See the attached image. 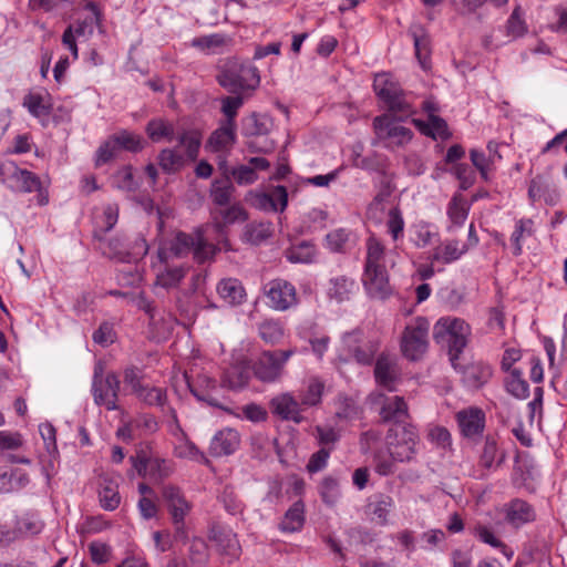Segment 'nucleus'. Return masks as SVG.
Segmentation results:
<instances>
[{
	"label": "nucleus",
	"instance_id": "f257e3e1",
	"mask_svg": "<svg viewBox=\"0 0 567 567\" xmlns=\"http://www.w3.org/2000/svg\"><path fill=\"white\" fill-rule=\"evenodd\" d=\"M362 285L365 292L374 299H385L392 293L385 265V248L375 237L367 240Z\"/></svg>",
	"mask_w": 567,
	"mask_h": 567
},
{
	"label": "nucleus",
	"instance_id": "f03ea898",
	"mask_svg": "<svg viewBox=\"0 0 567 567\" xmlns=\"http://www.w3.org/2000/svg\"><path fill=\"white\" fill-rule=\"evenodd\" d=\"M210 227L198 228L193 235L178 233L169 243L158 249V259L167 264L169 259L181 258L189 252L197 262H205L215 256L217 248L206 236Z\"/></svg>",
	"mask_w": 567,
	"mask_h": 567
},
{
	"label": "nucleus",
	"instance_id": "7ed1b4c3",
	"mask_svg": "<svg viewBox=\"0 0 567 567\" xmlns=\"http://www.w3.org/2000/svg\"><path fill=\"white\" fill-rule=\"evenodd\" d=\"M202 145V134L197 130H184L177 135V145L163 148L158 165L166 173L178 172L186 163L197 158Z\"/></svg>",
	"mask_w": 567,
	"mask_h": 567
},
{
	"label": "nucleus",
	"instance_id": "20e7f679",
	"mask_svg": "<svg viewBox=\"0 0 567 567\" xmlns=\"http://www.w3.org/2000/svg\"><path fill=\"white\" fill-rule=\"evenodd\" d=\"M470 336V324L465 320L456 317H442L433 327V338L435 342L447 346L450 360L455 369V361L467 346Z\"/></svg>",
	"mask_w": 567,
	"mask_h": 567
},
{
	"label": "nucleus",
	"instance_id": "39448f33",
	"mask_svg": "<svg viewBox=\"0 0 567 567\" xmlns=\"http://www.w3.org/2000/svg\"><path fill=\"white\" fill-rule=\"evenodd\" d=\"M386 449L392 458L400 463L412 462L419 451L420 437L411 424L393 426L385 436Z\"/></svg>",
	"mask_w": 567,
	"mask_h": 567
},
{
	"label": "nucleus",
	"instance_id": "423d86ee",
	"mask_svg": "<svg viewBox=\"0 0 567 567\" xmlns=\"http://www.w3.org/2000/svg\"><path fill=\"white\" fill-rule=\"evenodd\" d=\"M430 322L424 317H416L409 322L401 338V351L411 360H420L429 347Z\"/></svg>",
	"mask_w": 567,
	"mask_h": 567
},
{
	"label": "nucleus",
	"instance_id": "0eeeda50",
	"mask_svg": "<svg viewBox=\"0 0 567 567\" xmlns=\"http://www.w3.org/2000/svg\"><path fill=\"white\" fill-rule=\"evenodd\" d=\"M373 89L379 99L391 112L401 115H410L414 112L408 96L390 74L382 73L375 75Z\"/></svg>",
	"mask_w": 567,
	"mask_h": 567
},
{
	"label": "nucleus",
	"instance_id": "6e6552de",
	"mask_svg": "<svg viewBox=\"0 0 567 567\" xmlns=\"http://www.w3.org/2000/svg\"><path fill=\"white\" fill-rule=\"evenodd\" d=\"M120 391V380L115 373L103 374L100 365L95 367L92 380V395L94 403L104 406L107 411L118 409L117 396Z\"/></svg>",
	"mask_w": 567,
	"mask_h": 567
},
{
	"label": "nucleus",
	"instance_id": "1a4fd4ad",
	"mask_svg": "<svg viewBox=\"0 0 567 567\" xmlns=\"http://www.w3.org/2000/svg\"><path fill=\"white\" fill-rule=\"evenodd\" d=\"M0 183L17 193H32L41 185L37 175L28 169L20 168L12 161L0 163Z\"/></svg>",
	"mask_w": 567,
	"mask_h": 567
},
{
	"label": "nucleus",
	"instance_id": "9d476101",
	"mask_svg": "<svg viewBox=\"0 0 567 567\" xmlns=\"http://www.w3.org/2000/svg\"><path fill=\"white\" fill-rule=\"evenodd\" d=\"M85 8L90 14L75 24L69 25L62 35V44L71 52L73 60L79 58L78 41L87 40L94 32V27L99 23V10L93 2H89Z\"/></svg>",
	"mask_w": 567,
	"mask_h": 567
},
{
	"label": "nucleus",
	"instance_id": "9b49d317",
	"mask_svg": "<svg viewBox=\"0 0 567 567\" xmlns=\"http://www.w3.org/2000/svg\"><path fill=\"white\" fill-rule=\"evenodd\" d=\"M368 400L373 408L378 409L384 422H403L409 416L408 404L402 396H389L377 390L369 395Z\"/></svg>",
	"mask_w": 567,
	"mask_h": 567
},
{
	"label": "nucleus",
	"instance_id": "f8f14e48",
	"mask_svg": "<svg viewBox=\"0 0 567 567\" xmlns=\"http://www.w3.org/2000/svg\"><path fill=\"white\" fill-rule=\"evenodd\" d=\"M258 71L255 66H240L238 70H225L218 75L221 86L233 93L254 90L259 84Z\"/></svg>",
	"mask_w": 567,
	"mask_h": 567
},
{
	"label": "nucleus",
	"instance_id": "ddd939ff",
	"mask_svg": "<svg viewBox=\"0 0 567 567\" xmlns=\"http://www.w3.org/2000/svg\"><path fill=\"white\" fill-rule=\"evenodd\" d=\"M373 128L378 138L388 141L391 146H403L412 138L411 130L389 115L377 116L373 120Z\"/></svg>",
	"mask_w": 567,
	"mask_h": 567
},
{
	"label": "nucleus",
	"instance_id": "4468645a",
	"mask_svg": "<svg viewBox=\"0 0 567 567\" xmlns=\"http://www.w3.org/2000/svg\"><path fill=\"white\" fill-rule=\"evenodd\" d=\"M264 291L269 300V306L277 311L288 310L298 302L295 286L282 279L269 281Z\"/></svg>",
	"mask_w": 567,
	"mask_h": 567
},
{
	"label": "nucleus",
	"instance_id": "2eb2a0df",
	"mask_svg": "<svg viewBox=\"0 0 567 567\" xmlns=\"http://www.w3.org/2000/svg\"><path fill=\"white\" fill-rule=\"evenodd\" d=\"M270 163L264 157H251L247 164H241L229 169L226 159L219 162V169L225 176H231L238 185H250L258 179L259 171H267Z\"/></svg>",
	"mask_w": 567,
	"mask_h": 567
},
{
	"label": "nucleus",
	"instance_id": "dca6fc26",
	"mask_svg": "<svg viewBox=\"0 0 567 567\" xmlns=\"http://www.w3.org/2000/svg\"><path fill=\"white\" fill-rule=\"evenodd\" d=\"M162 497L172 516L173 523L176 525L177 532L182 530L184 519L190 511V504L185 498L181 488L174 485L163 486Z\"/></svg>",
	"mask_w": 567,
	"mask_h": 567
},
{
	"label": "nucleus",
	"instance_id": "f3484780",
	"mask_svg": "<svg viewBox=\"0 0 567 567\" xmlns=\"http://www.w3.org/2000/svg\"><path fill=\"white\" fill-rule=\"evenodd\" d=\"M528 197L533 205L544 203L548 206H555L560 199V193L551 177L537 175L530 181Z\"/></svg>",
	"mask_w": 567,
	"mask_h": 567
},
{
	"label": "nucleus",
	"instance_id": "a211bd4d",
	"mask_svg": "<svg viewBox=\"0 0 567 567\" xmlns=\"http://www.w3.org/2000/svg\"><path fill=\"white\" fill-rule=\"evenodd\" d=\"M102 250L103 254L110 258L132 262L144 257L148 251V246L146 240L141 238L136 240L132 249H127L126 245L121 239L116 238L105 243Z\"/></svg>",
	"mask_w": 567,
	"mask_h": 567
},
{
	"label": "nucleus",
	"instance_id": "6ab92c4d",
	"mask_svg": "<svg viewBox=\"0 0 567 567\" xmlns=\"http://www.w3.org/2000/svg\"><path fill=\"white\" fill-rule=\"evenodd\" d=\"M241 437L237 430L225 427L214 434L209 443V453L215 457L234 454L240 445Z\"/></svg>",
	"mask_w": 567,
	"mask_h": 567
},
{
	"label": "nucleus",
	"instance_id": "aec40b11",
	"mask_svg": "<svg viewBox=\"0 0 567 567\" xmlns=\"http://www.w3.org/2000/svg\"><path fill=\"white\" fill-rule=\"evenodd\" d=\"M270 406L272 413L282 420L295 423H300L303 420L301 400L298 401L290 392L280 393L272 398Z\"/></svg>",
	"mask_w": 567,
	"mask_h": 567
},
{
	"label": "nucleus",
	"instance_id": "412c9836",
	"mask_svg": "<svg viewBox=\"0 0 567 567\" xmlns=\"http://www.w3.org/2000/svg\"><path fill=\"white\" fill-rule=\"evenodd\" d=\"M460 431L465 437L481 435L485 427V413L477 406L458 411L455 415Z\"/></svg>",
	"mask_w": 567,
	"mask_h": 567
},
{
	"label": "nucleus",
	"instance_id": "4be33fe9",
	"mask_svg": "<svg viewBox=\"0 0 567 567\" xmlns=\"http://www.w3.org/2000/svg\"><path fill=\"white\" fill-rule=\"evenodd\" d=\"M395 507L392 496L384 493H377L368 499L367 513L372 516V519L381 526L390 524V515Z\"/></svg>",
	"mask_w": 567,
	"mask_h": 567
},
{
	"label": "nucleus",
	"instance_id": "5701e85b",
	"mask_svg": "<svg viewBox=\"0 0 567 567\" xmlns=\"http://www.w3.org/2000/svg\"><path fill=\"white\" fill-rule=\"evenodd\" d=\"M300 338L308 341L312 354L322 360L330 346V337L323 332L317 331L313 323H306L299 328Z\"/></svg>",
	"mask_w": 567,
	"mask_h": 567
},
{
	"label": "nucleus",
	"instance_id": "b1692460",
	"mask_svg": "<svg viewBox=\"0 0 567 567\" xmlns=\"http://www.w3.org/2000/svg\"><path fill=\"white\" fill-rule=\"evenodd\" d=\"M254 373L264 382L277 380L281 373V364L277 354L269 351L261 353L254 364Z\"/></svg>",
	"mask_w": 567,
	"mask_h": 567
},
{
	"label": "nucleus",
	"instance_id": "393cba45",
	"mask_svg": "<svg viewBox=\"0 0 567 567\" xmlns=\"http://www.w3.org/2000/svg\"><path fill=\"white\" fill-rule=\"evenodd\" d=\"M409 238L417 248H425L439 239L437 227L425 220H416L409 228Z\"/></svg>",
	"mask_w": 567,
	"mask_h": 567
},
{
	"label": "nucleus",
	"instance_id": "a878e982",
	"mask_svg": "<svg viewBox=\"0 0 567 567\" xmlns=\"http://www.w3.org/2000/svg\"><path fill=\"white\" fill-rule=\"evenodd\" d=\"M136 306L140 309H142L143 311H145L146 315H148L150 326L152 328V337L156 341H162V340L166 339L173 329V321L171 319L163 320L161 326L157 327L159 319L156 318L155 310H154V307L152 306L151 301L147 300L143 295H140L136 298Z\"/></svg>",
	"mask_w": 567,
	"mask_h": 567
},
{
	"label": "nucleus",
	"instance_id": "bb28decb",
	"mask_svg": "<svg viewBox=\"0 0 567 567\" xmlns=\"http://www.w3.org/2000/svg\"><path fill=\"white\" fill-rule=\"evenodd\" d=\"M462 375L467 386L478 389L489 381L493 375V369L486 362L476 361L464 367Z\"/></svg>",
	"mask_w": 567,
	"mask_h": 567
},
{
	"label": "nucleus",
	"instance_id": "cd10ccee",
	"mask_svg": "<svg viewBox=\"0 0 567 567\" xmlns=\"http://www.w3.org/2000/svg\"><path fill=\"white\" fill-rule=\"evenodd\" d=\"M374 377L379 386L385 389L389 392L396 390V365L388 357L381 355L378 358L374 368Z\"/></svg>",
	"mask_w": 567,
	"mask_h": 567
},
{
	"label": "nucleus",
	"instance_id": "c85d7f7f",
	"mask_svg": "<svg viewBox=\"0 0 567 567\" xmlns=\"http://www.w3.org/2000/svg\"><path fill=\"white\" fill-rule=\"evenodd\" d=\"M505 518L514 527H520L535 519V511L525 501L514 499L505 506Z\"/></svg>",
	"mask_w": 567,
	"mask_h": 567
},
{
	"label": "nucleus",
	"instance_id": "c756f323",
	"mask_svg": "<svg viewBox=\"0 0 567 567\" xmlns=\"http://www.w3.org/2000/svg\"><path fill=\"white\" fill-rule=\"evenodd\" d=\"M470 212L468 202L460 194H455L446 207L449 218L447 231L452 233L462 227L467 219Z\"/></svg>",
	"mask_w": 567,
	"mask_h": 567
},
{
	"label": "nucleus",
	"instance_id": "7c9ffc66",
	"mask_svg": "<svg viewBox=\"0 0 567 567\" xmlns=\"http://www.w3.org/2000/svg\"><path fill=\"white\" fill-rule=\"evenodd\" d=\"M217 293L229 306H239L246 300L245 288L236 278L221 279L217 285Z\"/></svg>",
	"mask_w": 567,
	"mask_h": 567
},
{
	"label": "nucleus",
	"instance_id": "2f4dec72",
	"mask_svg": "<svg viewBox=\"0 0 567 567\" xmlns=\"http://www.w3.org/2000/svg\"><path fill=\"white\" fill-rule=\"evenodd\" d=\"M413 124L422 134L433 140L445 141L451 136L446 122L435 114H430L426 121L414 118Z\"/></svg>",
	"mask_w": 567,
	"mask_h": 567
},
{
	"label": "nucleus",
	"instance_id": "473e14b6",
	"mask_svg": "<svg viewBox=\"0 0 567 567\" xmlns=\"http://www.w3.org/2000/svg\"><path fill=\"white\" fill-rule=\"evenodd\" d=\"M412 37L415 50V56L419 60L422 69H427L431 55V40L421 24H413L409 31Z\"/></svg>",
	"mask_w": 567,
	"mask_h": 567
},
{
	"label": "nucleus",
	"instance_id": "72a5a7b5",
	"mask_svg": "<svg viewBox=\"0 0 567 567\" xmlns=\"http://www.w3.org/2000/svg\"><path fill=\"white\" fill-rule=\"evenodd\" d=\"M173 454L177 458L196 462L207 465L209 463L207 456L200 451L188 435L177 439L173 442Z\"/></svg>",
	"mask_w": 567,
	"mask_h": 567
},
{
	"label": "nucleus",
	"instance_id": "f704fd0d",
	"mask_svg": "<svg viewBox=\"0 0 567 567\" xmlns=\"http://www.w3.org/2000/svg\"><path fill=\"white\" fill-rule=\"evenodd\" d=\"M468 246L455 239H447L436 246L433 250V260L451 264L458 260L466 251Z\"/></svg>",
	"mask_w": 567,
	"mask_h": 567
},
{
	"label": "nucleus",
	"instance_id": "c9c22d12",
	"mask_svg": "<svg viewBox=\"0 0 567 567\" xmlns=\"http://www.w3.org/2000/svg\"><path fill=\"white\" fill-rule=\"evenodd\" d=\"M230 42V37L223 33H213L193 39L192 47L206 54H218L223 53Z\"/></svg>",
	"mask_w": 567,
	"mask_h": 567
},
{
	"label": "nucleus",
	"instance_id": "e433bc0d",
	"mask_svg": "<svg viewBox=\"0 0 567 567\" xmlns=\"http://www.w3.org/2000/svg\"><path fill=\"white\" fill-rule=\"evenodd\" d=\"M305 503L298 499L285 513L279 528L285 533L299 532L305 524Z\"/></svg>",
	"mask_w": 567,
	"mask_h": 567
},
{
	"label": "nucleus",
	"instance_id": "4c0bfd02",
	"mask_svg": "<svg viewBox=\"0 0 567 567\" xmlns=\"http://www.w3.org/2000/svg\"><path fill=\"white\" fill-rule=\"evenodd\" d=\"M145 132L154 143L171 142L175 136V126L173 122L157 117L147 123Z\"/></svg>",
	"mask_w": 567,
	"mask_h": 567
},
{
	"label": "nucleus",
	"instance_id": "58836bf2",
	"mask_svg": "<svg viewBox=\"0 0 567 567\" xmlns=\"http://www.w3.org/2000/svg\"><path fill=\"white\" fill-rule=\"evenodd\" d=\"M30 480L21 470H6L0 467V494L14 493L24 488Z\"/></svg>",
	"mask_w": 567,
	"mask_h": 567
},
{
	"label": "nucleus",
	"instance_id": "ea45409f",
	"mask_svg": "<svg viewBox=\"0 0 567 567\" xmlns=\"http://www.w3.org/2000/svg\"><path fill=\"white\" fill-rule=\"evenodd\" d=\"M23 106L28 112L37 117H47L51 112V100L48 93L31 92L23 99Z\"/></svg>",
	"mask_w": 567,
	"mask_h": 567
},
{
	"label": "nucleus",
	"instance_id": "a19ab883",
	"mask_svg": "<svg viewBox=\"0 0 567 567\" xmlns=\"http://www.w3.org/2000/svg\"><path fill=\"white\" fill-rule=\"evenodd\" d=\"M213 539L216 542L223 554L229 556L231 559L239 556L240 545L236 534H234L231 529H214Z\"/></svg>",
	"mask_w": 567,
	"mask_h": 567
},
{
	"label": "nucleus",
	"instance_id": "79ce46f5",
	"mask_svg": "<svg viewBox=\"0 0 567 567\" xmlns=\"http://www.w3.org/2000/svg\"><path fill=\"white\" fill-rule=\"evenodd\" d=\"M285 256L292 264H311L317 258V249L312 243L303 240L287 248Z\"/></svg>",
	"mask_w": 567,
	"mask_h": 567
},
{
	"label": "nucleus",
	"instance_id": "37998d69",
	"mask_svg": "<svg viewBox=\"0 0 567 567\" xmlns=\"http://www.w3.org/2000/svg\"><path fill=\"white\" fill-rule=\"evenodd\" d=\"M134 467L141 473L147 471L155 478H163L172 474L173 465L169 461L162 457H151L147 460L134 461Z\"/></svg>",
	"mask_w": 567,
	"mask_h": 567
},
{
	"label": "nucleus",
	"instance_id": "c03bdc74",
	"mask_svg": "<svg viewBox=\"0 0 567 567\" xmlns=\"http://www.w3.org/2000/svg\"><path fill=\"white\" fill-rule=\"evenodd\" d=\"M235 125L226 123L210 135L207 147L212 152L228 151L235 143Z\"/></svg>",
	"mask_w": 567,
	"mask_h": 567
},
{
	"label": "nucleus",
	"instance_id": "a18cd8bd",
	"mask_svg": "<svg viewBox=\"0 0 567 567\" xmlns=\"http://www.w3.org/2000/svg\"><path fill=\"white\" fill-rule=\"evenodd\" d=\"M504 388L508 394L517 400H526L529 396V385L524 379L522 370H511L509 373H506Z\"/></svg>",
	"mask_w": 567,
	"mask_h": 567
},
{
	"label": "nucleus",
	"instance_id": "49530a36",
	"mask_svg": "<svg viewBox=\"0 0 567 567\" xmlns=\"http://www.w3.org/2000/svg\"><path fill=\"white\" fill-rule=\"evenodd\" d=\"M324 382L321 378L310 377L300 392V400L305 406H316L321 402L324 391Z\"/></svg>",
	"mask_w": 567,
	"mask_h": 567
},
{
	"label": "nucleus",
	"instance_id": "de8ad7c7",
	"mask_svg": "<svg viewBox=\"0 0 567 567\" xmlns=\"http://www.w3.org/2000/svg\"><path fill=\"white\" fill-rule=\"evenodd\" d=\"M118 207L115 204H107L101 214L94 216L95 236L100 239L109 233L117 223Z\"/></svg>",
	"mask_w": 567,
	"mask_h": 567
},
{
	"label": "nucleus",
	"instance_id": "09e8293b",
	"mask_svg": "<svg viewBox=\"0 0 567 567\" xmlns=\"http://www.w3.org/2000/svg\"><path fill=\"white\" fill-rule=\"evenodd\" d=\"M473 535L482 543L489 545L491 547L498 549L508 560L512 559L514 551L503 544L498 539L493 530L484 524L477 523L473 527Z\"/></svg>",
	"mask_w": 567,
	"mask_h": 567
},
{
	"label": "nucleus",
	"instance_id": "8fccbe9b",
	"mask_svg": "<svg viewBox=\"0 0 567 567\" xmlns=\"http://www.w3.org/2000/svg\"><path fill=\"white\" fill-rule=\"evenodd\" d=\"M354 288L355 282L352 279L340 276L330 280L328 295L331 299L340 303L350 298Z\"/></svg>",
	"mask_w": 567,
	"mask_h": 567
},
{
	"label": "nucleus",
	"instance_id": "3c124183",
	"mask_svg": "<svg viewBox=\"0 0 567 567\" xmlns=\"http://www.w3.org/2000/svg\"><path fill=\"white\" fill-rule=\"evenodd\" d=\"M186 269L183 267L165 266L156 272V287L164 289H173L178 286L181 280L185 277Z\"/></svg>",
	"mask_w": 567,
	"mask_h": 567
},
{
	"label": "nucleus",
	"instance_id": "603ef678",
	"mask_svg": "<svg viewBox=\"0 0 567 567\" xmlns=\"http://www.w3.org/2000/svg\"><path fill=\"white\" fill-rule=\"evenodd\" d=\"M246 219L247 214L245 209L239 205H233L218 212V216L215 217L216 225L214 227L218 233H221L223 227L234 223L245 221Z\"/></svg>",
	"mask_w": 567,
	"mask_h": 567
},
{
	"label": "nucleus",
	"instance_id": "864d4df0",
	"mask_svg": "<svg viewBox=\"0 0 567 567\" xmlns=\"http://www.w3.org/2000/svg\"><path fill=\"white\" fill-rule=\"evenodd\" d=\"M136 398L150 406L163 408L167 400L166 390L159 386L144 384L136 393Z\"/></svg>",
	"mask_w": 567,
	"mask_h": 567
},
{
	"label": "nucleus",
	"instance_id": "5fc2aeb1",
	"mask_svg": "<svg viewBox=\"0 0 567 567\" xmlns=\"http://www.w3.org/2000/svg\"><path fill=\"white\" fill-rule=\"evenodd\" d=\"M112 136L120 152L123 150L128 152H140L145 146V141L142 136L130 131L123 130Z\"/></svg>",
	"mask_w": 567,
	"mask_h": 567
},
{
	"label": "nucleus",
	"instance_id": "6e6d98bb",
	"mask_svg": "<svg viewBox=\"0 0 567 567\" xmlns=\"http://www.w3.org/2000/svg\"><path fill=\"white\" fill-rule=\"evenodd\" d=\"M272 235V227L269 223L248 224L245 227L243 239L252 245H259Z\"/></svg>",
	"mask_w": 567,
	"mask_h": 567
},
{
	"label": "nucleus",
	"instance_id": "4d7b16f0",
	"mask_svg": "<svg viewBox=\"0 0 567 567\" xmlns=\"http://www.w3.org/2000/svg\"><path fill=\"white\" fill-rule=\"evenodd\" d=\"M404 218L399 207H392L388 212L385 227L386 233L391 236L393 241L403 238L404 235Z\"/></svg>",
	"mask_w": 567,
	"mask_h": 567
},
{
	"label": "nucleus",
	"instance_id": "13d9d810",
	"mask_svg": "<svg viewBox=\"0 0 567 567\" xmlns=\"http://www.w3.org/2000/svg\"><path fill=\"white\" fill-rule=\"evenodd\" d=\"M249 380V371L246 368L234 365L224 374L223 383L233 390L244 388Z\"/></svg>",
	"mask_w": 567,
	"mask_h": 567
},
{
	"label": "nucleus",
	"instance_id": "bf43d9fd",
	"mask_svg": "<svg viewBox=\"0 0 567 567\" xmlns=\"http://www.w3.org/2000/svg\"><path fill=\"white\" fill-rule=\"evenodd\" d=\"M504 456L499 455L497 443L492 437H486L483 446V452L481 454L480 463L483 467L489 470L495 465H498L503 462Z\"/></svg>",
	"mask_w": 567,
	"mask_h": 567
},
{
	"label": "nucleus",
	"instance_id": "052dcab7",
	"mask_svg": "<svg viewBox=\"0 0 567 567\" xmlns=\"http://www.w3.org/2000/svg\"><path fill=\"white\" fill-rule=\"evenodd\" d=\"M259 336L268 343H277L284 337V327L280 321L266 319L259 324Z\"/></svg>",
	"mask_w": 567,
	"mask_h": 567
},
{
	"label": "nucleus",
	"instance_id": "680f3d73",
	"mask_svg": "<svg viewBox=\"0 0 567 567\" xmlns=\"http://www.w3.org/2000/svg\"><path fill=\"white\" fill-rule=\"evenodd\" d=\"M362 338L363 333L360 330L344 332L341 337V353L339 355L340 360H350V357L354 352V349L359 348L360 344H362Z\"/></svg>",
	"mask_w": 567,
	"mask_h": 567
},
{
	"label": "nucleus",
	"instance_id": "e2e57ef3",
	"mask_svg": "<svg viewBox=\"0 0 567 567\" xmlns=\"http://www.w3.org/2000/svg\"><path fill=\"white\" fill-rule=\"evenodd\" d=\"M315 437L321 447L333 449L334 444L340 440L339 431L330 425H317L315 427Z\"/></svg>",
	"mask_w": 567,
	"mask_h": 567
},
{
	"label": "nucleus",
	"instance_id": "0e129e2a",
	"mask_svg": "<svg viewBox=\"0 0 567 567\" xmlns=\"http://www.w3.org/2000/svg\"><path fill=\"white\" fill-rule=\"evenodd\" d=\"M377 351L378 344L374 341L364 340V338H362V344L354 349L350 359H353L359 364L368 365L372 363Z\"/></svg>",
	"mask_w": 567,
	"mask_h": 567
},
{
	"label": "nucleus",
	"instance_id": "69168bd1",
	"mask_svg": "<svg viewBox=\"0 0 567 567\" xmlns=\"http://www.w3.org/2000/svg\"><path fill=\"white\" fill-rule=\"evenodd\" d=\"M395 462L388 450H379L373 455L374 471L381 476L393 474L395 472Z\"/></svg>",
	"mask_w": 567,
	"mask_h": 567
},
{
	"label": "nucleus",
	"instance_id": "338daca9",
	"mask_svg": "<svg viewBox=\"0 0 567 567\" xmlns=\"http://www.w3.org/2000/svg\"><path fill=\"white\" fill-rule=\"evenodd\" d=\"M350 231L344 228L334 229L327 234L326 246L332 252H341L347 248Z\"/></svg>",
	"mask_w": 567,
	"mask_h": 567
},
{
	"label": "nucleus",
	"instance_id": "774afa93",
	"mask_svg": "<svg viewBox=\"0 0 567 567\" xmlns=\"http://www.w3.org/2000/svg\"><path fill=\"white\" fill-rule=\"evenodd\" d=\"M100 504L105 511H114L120 506L121 496L117 487L114 485H105L99 493Z\"/></svg>",
	"mask_w": 567,
	"mask_h": 567
}]
</instances>
